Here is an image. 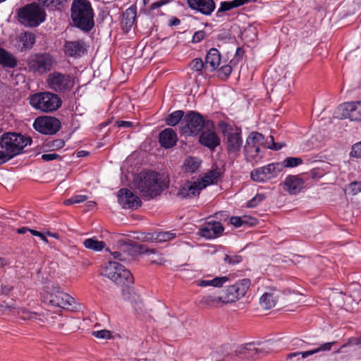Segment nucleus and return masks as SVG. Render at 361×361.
I'll return each mask as SVG.
<instances>
[{
	"label": "nucleus",
	"instance_id": "obj_1",
	"mask_svg": "<svg viewBox=\"0 0 361 361\" xmlns=\"http://www.w3.org/2000/svg\"><path fill=\"white\" fill-rule=\"evenodd\" d=\"M32 140L21 134L16 133H6L0 137V163L1 164L8 161L15 156L23 152V149L30 145Z\"/></svg>",
	"mask_w": 361,
	"mask_h": 361
},
{
	"label": "nucleus",
	"instance_id": "obj_2",
	"mask_svg": "<svg viewBox=\"0 0 361 361\" xmlns=\"http://www.w3.org/2000/svg\"><path fill=\"white\" fill-rule=\"evenodd\" d=\"M270 142H264V135L257 132L251 133L247 137L246 143L244 147L245 155L248 161L257 162L263 157L262 147L273 150L281 149L284 145L274 141V137H269Z\"/></svg>",
	"mask_w": 361,
	"mask_h": 361
},
{
	"label": "nucleus",
	"instance_id": "obj_3",
	"mask_svg": "<svg viewBox=\"0 0 361 361\" xmlns=\"http://www.w3.org/2000/svg\"><path fill=\"white\" fill-rule=\"evenodd\" d=\"M169 179L164 173L147 172L137 183V188L142 197L147 200L159 195L169 187Z\"/></svg>",
	"mask_w": 361,
	"mask_h": 361
},
{
	"label": "nucleus",
	"instance_id": "obj_4",
	"mask_svg": "<svg viewBox=\"0 0 361 361\" xmlns=\"http://www.w3.org/2000/svg\"><path fill=\"white\" fill-rule=\"evenodd\" d=\"M94 13L87 0H74L71 5V19L77 27L88 32L94 27Z\"/></svg>",
	"mask_w": 361,
	"mask_h": 361
},
{
	"label": "nucleus",
	"instance_id": "obj_5",
	"mask_svg": "<svg viewBox=\"0 0 361 361\" xmlns=\"http://www.w3.org/2000/svg\"><path fill=\"white\" fill-rule=\"evenodd\" d=\"M30 105L42 112H52L57 110L61 105L59 96L49 92H38L29 98Z\"/></svg>",
	"mask_w": 361,
	"mask_h": 361
},
{
	"label": "nucleus",
	"instance_id": "obj_6",
	"mask_svg": "<svg viewBox=\"0 0 361 361\" xmlns=\"http://www.w3.org/2000/svg\"><path fill=\"white\" fill-rule=\"evenodd\" d=\"M102 274L121 286H129L134 282L130 271L116 262L109 261L104 267Z\"/></svg>",
	"mask_w": 361,
	"mask_h": 361
},
{
	"label": "nucleus",
	"instance_id": "obj_7",
	"mask_svg": "<svg viewBox=\"0 0 361 361\" xmlns=\"http://www.w3.org/2000/svg\"><path fill=\"white\" fill-rule=\"evenodd\" d=\"M21 23L28 27H37L45 20V13L36 3L23 7L18 11Z\"/></svg>",
	"mask_w": 361,
	"mask_h": 361
},
{
	"label": "nucleus",
	"instance_id": "obj_8",
	"mask_svg": "<svg viewBox=\"0 0 361 361\" xmlns=\"http://www.w3.org/2000/svg\"><path fill=\"white\" fill-rule=\"evenodd\" d=\"M47 289L44 298L49 305L64 309L72 307L74 298L63 292L59 285L54 283Z\"/></svg>",
	"mask_w": 361,
	"mask_h": 361
},
{
	"label": "nucleus",
	"instance_id": "obj_9",
	"mask_svg": "<svg viewBox=\"0 0 361 361\" xmlns=\"http://www.w3.org/2000/svg\"><path fill=\"white\" fill-rule=\"evenodd\" d=\"M47 84L55 92H66L74 87L75 78L71 74L54 71L48 75Z\"/></svg>",
	"mask_w": 361,
	"mask_h": 361
},
{
	"label": "nucleus",
	"instance_id": "obj_10",
	"mask_svg": "<svg viewBox=\"0 0 361 361\" xmlns=\"http://www.w3.org/2000/svg\"><path fill=\"white\" fill-rule=\"evenodd\" d=\"M205 125L204 119L201 114L190 111L180 121V133L186 136L197 135Z\"/></svg>",
	"mask_w": 361,
	"mask_h": 361
},
{
	"label": "nucleus",
	"instance_id": "obj_11",
	"mask_svg": "<svg viewBox=\"0 0 361 361\" xmlns=\"http://www.w3.org/2000/svg\"><path fill=\"white\" fill-rule=\"evenodd\" d=\"M250 284L251 281L248 279L238 281L233 285L223 290L219 299L222 300L223 303L235 302L245 295Z\"/></svg>",
	"mask_w": 361,
	"mask_h": 361
},
{
	"label": "nucleus",
	"instance_id": "obj_12",
	"mask_svg": "<svg viewBox=\"0 0 361 361\" xmlns=\"http://www.w3.org/2000/svg\"><path fill=\"white\" fill-rule=\"evenodd\" d=\"M54 63V59L49 54H35L30 56L27 61L30 71L44 74L49 71Z\"/></svg>",
	"mask_w": 361,
	"mask_h": 361
},
{
	"label": "nucleus",
	"instance_id": "obj_13",
	"mask_svg": "<svg viewBox=\"0 0 361 361\" xmlns=\"http://www.w3.org/2000/svg\"><path fill=\"white\" fill-rule=\"evenodd\" d=\"M283 169V165L281 163L269 164L254 169L250 176L254 181L265 182L276 177Z\"/></svg>",
	"mask_w": 361,
	"mask_h": 361
},
{
	"label": "nucleus",
	"instance_id": "obj_14",
	"mask_svg": "<svg viewBox=\"0 0 361 361\" xmlns=\"http://www.w3.org/2000/svg\"><path fill=\"white\" fill-rule=\"evenodd\" d=\"M33 127L42 134L54 135L61 128V122L55 117L40 116L35 120Z\"/></svg>",
	"mask_w": 361,
	"mask_h": 361
},
{
	"label": "nucleus",
	"instance_id": "obj_15",
	"mask_svg": "<svg viewBox=\"0 0 361 361\" xmlns=\"http://www.w3.org/2000/svg\"><path fill=\"white\" fill-rule=\"evenodd\" d=\"M224 133L226 137L227 150L228 154L237 156L240 151L243 145L241 129L238 127L235 128L227 127Z\"/></svg>",
	"mask_w": 361,
	"mask_h": 361
},
{
	"label": "nucleus",
	"instance_id": "obj_16",
	"mask_svg": "<svg viewBox=\"0 0 361 361\" xmlns=\"http://www.w3.org/2000/svg\"><path fill=\"white\" fill-rule=\"evenodd\" d=\"M341 118H349L351 121H361V102H346L338 107Z\"/></svg>",
	"mask_w": 361,
	"mask_h": 361
},
{
	"label": "nucleus",
	"instance_id": "obj_17",
	"mask_svg": "<svg viewBox=\"0 0 361 361\" xmlns=\"http://www.w3.org/2000/svg\"><path fill=\"white\" fill-rule=\"evenodd\" d=\"M118 200L119 204L124 209H135L142 204L140 197L127 188H121L118 191Z\"/></svg>",
	"mask_w": 361,
	"mask_h": 361
},
{
	"label": "nucleus",
	"instance_id": "obj_18",
	"mask_svg": "<svg viewBox=\"0 0 361 361\" xmlns=\"http://www.w3.org/2000/svg\"><path fill=\"white\" fill-rule=\"evenodd\" d=\"M202 190L197 180L194 182L188 181L180 187L176 196L180 199L192 198L198 195Z\"/></svg>",
	"mask_w": 361,
	"mask_h": 361
},
{
	"label": "nucleus",
	"instance_id": "obj_19",
	"mask_svg": "<svg viewBox=\"0 0 361 361\" xmlns=\"http://www.w3.org/2000/svg\"><path fill=\"white\" fill-rule=\"evenodd\" d=\"M224 228L219 221H209L200 228V235L207 239L217 237L223 233Z\"/></svg>",
	"mask_w": 361,
	"mask_h": 361
},
{
	"label": "nucleus",
	"instance_id": "obj_20",
	"mask_svg": "<svg viewBox=\"0 0 361 361\" xmlns=\"http://www.w3.org/2000/svg\"><path fill=\"white\" fill-rule=\"evenodd\" d=\"M190 8L197 10L204 15H210L215 8L213 0H187Z\"/></svg>",
	"mask_w": 361,
	"mask_h": 361
},
{
	"label": "nucleus",
	"instance_id": "obj_21",
	"mask_svg": "<svg viewBox=\"0 0 361 361\" xmlns=\"http://www.w3.org/2000/svg\"><path fill=\"white\" fill-rule=\"evenodd\" d=\"M15 47L23 52L30 49L35 43V36L30 32H23L16 38Z\"/></svg>",
	"mask_w": 361,
	"mask_h": 361
},
{
	"label": "nucleus",
	"instance_id": "obj_22",
	"mask_svg": "<svg viewBox=\"0 0 361 361\" xmlns=\"http://www.w3.org/2000/svg\"><path fill=\"white\" fill-rule=\"evenodd\" d=\"M201 145L214 149L220 144V139L213 130H203L199 137Z\"/></svg>",
	"mask_w": 361,
	"mask_h": 361
},
{
	"label": "nucleus",
	"instance_id": "obj_23",
	"mask_svg": "<svg viewBox=\"0 0 361 361\" xmlns=\"http://www.w3.org/2000/svg\"><path fill=\"white\" fill-rule=\"evenodd\" d=\"M304 181L298 176H288L283 182V188L290 195H296L303 188Z\"/></svg>",
	"mask_w": 361,
	"mask_h": 361
},
{
	"label": "nucleus",
	"instance_id": "obj_24",
	"mask_svg": "<svg viewBox=\"0 0 361 361\" xmlns=\"http://www.w3.org/2000/svg\"><path fill=\"white\" fill-rule=\"evenodd\" d=\"M159 140L161 146L167 149L176 145L177 136L173 129L166 128L159 133Z\"/></svg>",
	"mask_w": 361,
	"mask_h": 361
},
{
	"label": "nucleus",
	"instance_id": "obj_25",
	"mask_svg": "<svg viewBox=\"0 0 361 361\" xmlns=\"http://www.w3.org/2000/svg\"><path fill=\"white\" fill-rule=\"evenodd\" d=\"M221 56L218 49L212 48L208 51L205 59V69L212 72L219 66Z\"/></svg>",
	"mask_w": 361,
	"mask_h": 361
},
{
	"label": "nucleus",
	"instance_id": "obj_26",
	"mask_svg": "<svg viewBox=\"0 0 361 361\" xmlns=\"http://www.w3.org/2000/svg\"><path fill=\"white\" fill-rule=\"evenodd\" d=\"M65 52L70 56H80L85 52L84 44L81 41L66 42L64 45Z\"/></svg>",
	"mask_w": 361,
	"mask_h": 361
},
{
	"label": "nucleus",
	"instance_id": "obj_27",
	"mask_svg": "<svg viewBox=\"0 0 361 361\" xmlns=\"http://www.w3.org/2000/svg\"><path fill=\"white\" fill-rule=\"evenodd\" d=\"M0 65L4 68H14L18 65V60L13 54L0 47Z\"/></svg>",
	"mask_w": 361,
	"mask_h": 361
},
{
	"label": "nucleus",
	"instance_id": "obj_28",
	"mask_svg": "<svg viewBox=\"0 0 361 361\" xmlns=\"http://www.w3.org/2000/svg\"><path fill=\"white\" fill-rule=\"evenodd\" d=\"M334 343H325L322 345H321L319 348L307 350L305 352H295V353H291L287 355V360H291L293 357H298L299 355H301L302 358H306L308 356L312 355L317 353H319L320 351H326L329 350L332 346Z\"/></svg>",
	"mask_w": 361,
	"mask_h": 361
},
{
	"label": "nucleus",
	"instance_id": "obj_29",
	"mask_svg": "<svg viewBox=\"0 0 361 361\" xmlns=\"http://www.w3.org/2000/svg\"><path fill=\"white\" fill-rule=\"evenodd\" d=\"M137 16L135 6H131L126 10L123 14L122 24L125 26L126 31L130 30L134 25Z\"/></svg>",
	"mask_w": 361,
	"mask_h": 361
},
{
	"label": "nucleus",
	"instance_id": "obj_30",
	"mask_svg": "<svg viewBox=\"0 0 361 361\" xmlns=\"http://www.w3.org/2000/svg\"><path fill=\"white\" fill-rule=\"evenodd\" d=\"M277 298L274 292L264 293L259 299V304L265 310L271 309L276 305Z\"/></svg>",
	"mask_w": 361,
	"mask_h": 361
},
{
	"label": "nucleus",
	"instance_id": "obj_31",
	"mask_svg": "<svg viewBox=\"0 0 361 361\" xmlns=\"http://www.w3.org/2000/svg\"><path fill=\"white\" fill-rule=\"evenodd\" d=\"M221 173L215 170L210 171L201 180H198V183L200 185L202 189L205 188L207 185L214 183L217 181Z\"/></svg>",
	"mask_w": 361,
	"mask_h": 361
},
{
	"label": "nucleus",
	"instance_id": "obj_32",
	"mask_svg": "<svg viewBox=\"0 0 361 361\" xmlns=\"http://www.w3.org/2000/svg\"><path fill=\"white\" fill-rule=\"evenodd\" d=\"M201 161L196 157L187 158L183 164V168L187 173H195L200 166Z\"/></svg>",
	"mask_w": 361,
	"mask_h": 361
},
{
	"label": "nucleus",
	"instance_id": "obj_33",
	"mask_svg": "<svg viewBox=\"0 0 361 361\" xmlns=\"http://www.w3.org/2000/svg\"><path fill=\"white\" fill-rule=\"evenodd\" d=\"M184 112L181 110H177L170 114L166 119L167 125L174 126L178 123L180 124V121L184 118Z\"/></svg>",
	"mask_w": 361,
	"mask_h": 361
},
{
	"label": "nucleus",
	"instance_id": "obj_34",
	"mask_svg": "<svg viewBox=\"0 0 361 361\" xmlns=\"http://www.w3.org/2000/svg\"><path fill=\"white\" fill-rule=\"evenodd\" d=\"M262 351V348H257L253 344L247 343L245 346L241 347L238 352L245 357H250Z\"/></svg>",
	"mask_w": 361,
	"mask_h": 361
},
{
	"label": "nucleus",
	"instance_id": "obj_35",
	"mask_svg": "<svg viewBox=\"0 0 361 361\" xmlns=\"http://www.w3.org/2000/svg\"><path fill=\"white\" fill-rule=\"evenodd\" d=\"M83 244L86 248L94 251H101L105 245V243L103 241H99L94 238L86 239Z\"/></svg>",
	"mask_w": 361,
	"mask_h": 361
},
{
	"label": "nucleus",
	"instance_id": "obj_36",
	"mask_svg": "<svg viewBox=\"0 0 361 361\" xmlns=\"http://www.w3.org/2000/svg\"><path fill=\"white\" fill-rule=\"evenodd\" d=\"M243 5V1L241 0H233L231 1H224L221 4V7L219 11H226L233 8L238 7Z\"/></svg>",
	"mask_w": 361,
	"mask_h": 361
},
{
	"label": "nucleus",
	"instance_id": "obj_37",
	"mask_svg": "<svg viewBox=\"0 0 361 361\" xmlns=\"http://www.w3.org/2000/svg\"><path fill=\"white\" fill-rule=\"evenodd\" d=\"M176 237V233L171 232H159L156 233L155 242L162 243L169 241Z\"/></svg>",
	"mask_w": 361,
	"mask_h": 361
},
{
	"label": "nucleus",
	"instance_id": "obj_38",
	"mask_svg": "<svg viewBox=\"0 0 361 361\" xmlns=\"http://www.w3.org/2000/svg\"><path fill=\"white\" fill-rule=\"evenodd\" d=\"M39 3L52 9H60L59 6L62 5L66 0H38Z\"/></svg>",
	"mask_w": 361,
	"mask_h": 361
},
{
	"label": "nucleus",
	"instance_id": "obj_39",
	"mask_svg": "<svg viewBox=\"0 0 361 361\" xmlns=\"http://www.w3.org/2000/svg\"><path fill=\"white\" fill-rule=\"evenodd\" d=\"M220 295L219 296H214V295H205L204 296L201 300V303L206 305H214L215 303L217 302H222V300L219 299Z\"/></svg>",
	"mask_w": 361,
	"mask_h": 361
},
{
	"label": "nucleus",
	"instance_id": "obj_40",
	"mask_svg": "<svg viewBox=\"0 0 361 361\" xmlns=\"http://www.w3.org/2000/svg\"><path fill=\"white\" fill-rule=\"evenodd\" d=\"M302 163V159L299 157H288L283 163L284 167H295Z\"/></svg>",
	"mask_w": 361,
	"mask_h": 361
},
{
	"label": "nucleus",
	"instance_id": "obj_41",
	"mask_svg": "<svg viewBox=\"0 0 361 361\" xmlns=\"http://www.w3.org/2000/svg\"><path fill=\"white\" fill-rule=\"evenodd\" d=\"M228 281L227 276L215 277L211 280H208L209 286L214 287H221L226 282Z\"/></svg>",
	"mask_w": 361,
	"mask_h": 361
},
{
	"label": "nucleus",
	"instance_id": "obj_42",
	"mask_svg": "<svg viewBox=\"0 0 361 361\" xmlns=\"http://www.w3.org/2000/svg\"><path fill=\"white\" fill-rule=\"evenodd\" d=\"M265 195L264 194H257L252 199L247 203V207L253 208L257 207L260 202L265 200Z\"/></svg>",
	"mask_w": 361,
	"mask_h": 361
},
{
	"label": "nucleus",
	"instance_id": "obj_43",
	"mask_svg": "<svg viewBox=\"0 0 361 361\" xmlns=\"http://www.w3.org/2000/svg\"><path fill=\"white\" fill-rule=\"evenodd\" d=\"M190 68L195 71H200L203 68H205V63L200 58H196L190 62Z\"/></svg>",
	"mask_w": 361,
	"mask_h": 361
},
{
	"label": "nucleus",
	"instance_id": "obj_44",
	"mask_svg": "<svg viewBox=\"0 0 361 361\" xmlns=\"http://www.w3.org/2000/svg\"><path fill=\"white\" fill-rule=\"evenodd\" d=\"M230 223L235 227H240L244 224H247L248 222L246 217L232 216L230 219Z\"/></svg>",
	"mask_w": 361,
	"mask_h": 361
},
{
	"label": "nucleus",
	"instance_id": "obj_45",
	"mask_svg": "<svg viewBox=\"0 0 361 361\" xmlns=\"http://www.w3.org/2000/svg\"><path fill=\"white\" fill-rule=\"evenodd\" d=\"M92 335L98 338H102V339H109L111 338V332L108 330H100V331H93Z\"/></svg>",
	"mask_w": 361,
	"mask_h": 361
},
{
	"label": "nucleus",
	"instance_id": "obj_46",
	"mask_svg": "<svg viewBox=\"0 0 361 361\" xmlns=\"http://www.w3.org/2000/svg\"><path fill=\"white\" fill-rule=\"evenodd\" d=\"M348 188L350 190V192L352 195H355L359 192H361V181H353L351 182L349 185Z\"/></svg>",
	"mask_w": 361,
	"mask_h": 361
},
{
	"label": "nucleus",
	"instance_id": "obj_47",
	"mask_svg": "<svg viewBox=\"0 0 361 361\" xmlns=\"http://www.w3.org/2000/svg\"><path fill=\"white\" fill-rule=\"evenodd\" d=\"M224 261L225 262L229 264H235L242 261V257L240 255L229 256L228 255H226L224 257Z\"/></svg>",
	"mask_w": 361,
	"mask_h": 361
},
{
	"label": "nucleus",
	"instance_id": "obj_48",
	"mask_svg": "<svg viewBox=\"0 0 361 361\" xmlns=\"http://www.w3.org/2000/svg\"><path fill=\"white\" fill-rule=\"evenodd\" d=\"M350 156L355 158H361V142L355 144L352 147Z\"/></svg>",
	"mask_w": 361,
	"mask_h": 361
},
{
	"label": "nucleus",
	"instance_id": "obj_49",
	"mask_svg": "<svg viewBox=\"0 0 361 361\" xmlns=\"http://www.w3.org/2000/svg\"><path fill=\"white\" fill-rule=\"evenodd\" d=\"M135 247L136 250L140 254L145 253H151L154 254L156 252V250L154 249H147L145 245L142 244H136L135 245Z\"/></svg>",
	"mask_w": 361,
	"mask_h": 361
},
{
	"label": "nucleus",
	"instance_id": "obj_50",
	"mask_svg": "<svg viewBox=\"0 0 361 361\" xmlns=\"http://www.w3.org/2000/svg\"><path fill=\"white\" fill-rule=\"evenodd\" d=\"M205 37L204 31L200 30L195 32L192 37V42L197 43L201 42Z\"/></svg>",
	"mask_w": 361,
	"mask_h": 361
},
{
	"label": "nucleus",
	"instance_id": "obj_51",
	"mask_svg": "<svg viewBox=\"0 0 361 361\" xmlns=\"http://www.w3.org/2000/svg\"><path fill=\"white\" fill-rule=\"evenodd\" d=\"M219 71V74H223L225 77H228L232 72V67L229 65L223 66Z\"/></svg>",
	"mask_w": 361,
	"mask_h": 361
},
{
	"label": "nucleus",
	"instance_id": "obj_52",
	"mask_svg": "<svg viewBox=\"0 0 361 361\" xmlns=\"http://www.w3.org/2000/svg\"><path fill=\"white\" fill-rule=\"evenodd\" d=\"M156 233H148L142 234V240L146 242H155Z\"/></svg>",
	"mask_w": 361,
	"mask_h": 361
},
{
	"label": "nucleus",
	"instance_id": "obj_53",
	"mask_svg": "<svg viewBox=\"0 0 361 361\" xmlns=\"http://www.w3.org/2000/svg\"><path fill=\"white\" fill-rule=\"evenodd\" d=\"M64 141L61 139H57L52 141L51 145H49V147H52L54 149H60L64 146Z\"/></svg>",
	"mask_w": 361,
	"mask_h": 361
},
{
	"label": "nucleus",
	"instance_id": "obj_54",
	"mask_svg": "<svg viewBox=\"0 0 361 361\" xmlns=\"http://www.w3.org/2000/svg\"><path fill=\"white\" fill-rule=\"evenodd\" d=\"M171 0H161V1H157V2H154L153 4H152L150 5V10H154L159 7H161L166 4H168L169 2H170Z\"/></svg>",
	"mask_w": 361,
	"mask_h": 361
},
{
	"label": "nucleus",
	"instance_id": "obj_55",
	"mask_svg": "<svg viewBox=\"0 0 361 361\" xmlns=\"http://www.w3.org/2000/svg\"><path fill=\"white\" fill-rule=\"evenodd\" d=\"M59 157V155L56 153L44 154L42 155V159L45 161H51Z\"/></svg>",
	"mask_w": 361,
	"mask_h": 361
},
{
	"label": "nucleus",
	"instance_id": "obj_56",
	"mask_svg": "<svg viewBox=\"0 0 361 361\" xmlns=\"http://www.w3.org/2000/svg\"><path fill=\"white\" fill-rule=\"evenodd\" d=\"M310 176L312 179L319 178L323 176V173L319 169H314L310 171Z\"/></svg>",
	"mask_w": 361,
	"mask_h": 361
},
{
	"label": "nucleus",
	"instance_id": "obj_57",
	"mask_svg": "<svg viewBox=\"0 0 361 361\" xmlns=\"http://www.w3.org/2000/svg\"><path fill=\"white\" fill-rule=\"evenodd\" d=\"M75 204L81 203L87 200V196L83 195H78L73 197Z\"/></svg>",
	"mask_w": 361,
	"mask_h": 361
},
{
	"label": "nucleus",
	"instance_id": "obj_58",
	"mask_svg": "<svg viewBox=\"0 0 361 361\" xmlns=\"http://www.w3.org/2000/svg\"><path fill=\"white\" fill-rule=\"evenodd\" d=\"M30 232L35 236L39 237L44 242L48 243V240L47 239L46 236L42 233L39 231H37L36 230H30Z\"/></svg>",
	"mask_w": 361,
	"mask_h": 361
},
{
	"label": "nucleus",
	"instance_id": "obj_59",
	"mask_svg": "<svg viewBox=\"0 0 361 361\" xmlns=\"http://www.w3.org/2000/svg\"><path fill=\"white\" fill-rule=\"evenodd\" d=\"M112 256L114 257V259H118L119 261L124 262L126 260V258L123 256V254L121 253L120 252H111Z\"/></svg>",
	"mask_w": 361,
	"mask_h": 361
},
{
	"label": "nucleus",
	"instance_id": "obj_60",
	"mask_svg": "<svg viewBox=\"0 0 361 361\" xmlns=\"http://www.w3.org/2000/svg\"><path fill=\"white\" fill-rule=\"evenodd\" d=\"M116 124L118 127H124V128H130L132 126L133 123L130 121H117Z\"/></svg>",
	"mask_w": 361,
	"mask_h": 361
},
{
	"label": "nucleus",
	"instance_id": "obj_61",
	"mask_svg": "<svg viewBox=\"0 0 361 361\" xmlns=\"http://www.w3.org/2000/svg\"><path fill=\"white\" fill-rule=\"evenodd\" d=\"M1 292L4 294H8L9 292L13 289V287L11 286L8 285H1Z\"/></svg>",
	"mask_w": 361,
	"mask_h": 361
},
{
	"label": "nucleus",
	"instance_id": "obj_62",
	"mask_svg": "<svg viewBox=\"0 0 361 361\" xmlns=\"http://www.w3.org/2000/svg\"><path fill=\"white\" fill-rule=\"evenodd\" d=\"M180 20L178 18L173 17L170 20L169 25V26H177V25H180Z\"/></svg>",
	"mask_w": 361,
	"mask_h": 361
},
{
	"label": "nucleus",
	"instance_id": "obj_63",
	"mask_svg": "<svg viewBox=\"0 0 361 361\" xmlns=\"http://www.w3.org/2000/svg\"><path fill=\"white\" fill-rule=\"evenodd\" d=\"M197 285L201 287L208 286L209 282L208 280H199L197 281Z\"/></svg>",
	"mask_w": 361,
	"mask_h": 361
},
{
	"label": "nucleus",
	"instance_id": "obj_64",
	"mask_svg": "<svg viewBox=\"0 0 361 361\" xmlns=\"http://www.w3.org/2000/svg\"><path fill=\"white\" fill-rule=\"evenodd\" d=\"M30 228H27L26 227H22V228H20L17 230V233H19V234H24L27 231H30Z\"/></svg>",
	"mask_w": 361,
	"mask_h": 361
}]
</instances>
